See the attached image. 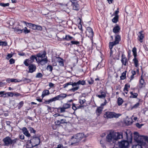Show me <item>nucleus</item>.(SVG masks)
I'll use <instances>...</instances> for the list:
<instances>
[{
	"mask_svg": "<svg viewBox=\"0 0 148 148\" xmlns=\"http://www.w3.org/2000/svg\"><path fill=\"white\" fill-rule=\"evenodd\" d=\"M28 66L29 72L32 73L35 71L36 69V67L35 65L31 64L29 65Z\"/></svg>",
	"mask_w": 148,
	"mask_h": 148,
	"instance_id": "4468645a",
	"label": "nucleus"
},
{
	"mask_svg": "<svg viewBox=\"0 0 148 148\" xmlns=\"http://www.w3.org/2000/svg\"><path fill=\"white\" fill-rule=\"evenodd\" d=\"M13 55L11 54H8L7 56L6 59L7 60H9L10 58L12 57Z\"/></svg>",
	"mask_w": 148,
	"mask_h": 148,
	"instance_id": "5fc2aeb1",
	"label": "nucleus"
},
{
	"mask_svg": "<svg viewBox=\"0 0 148 148\" xmlns=\"http://www.w3.org/2000/svg\"><path fill=\"white\" fill-rule=\"evenodd\" d=\"M35 59H36V61L37 60V59L36 56L34 55H32L29 59H26L24 63L25 66H28L30 64L34 61Z\"/></svg>",
	"mask_w": 148,
	"mask_h": 148,
	"instance_id": "0eeeda50",
	"label": "nucleus"
},
{
	"mask_svg": "<svg viewBox=\"0 0 148 148\" xmlns=\"http://www.w3.org/2000/svg\"><path fill=\"white\" fill-rule=\"evenodd\" d=\"M14 96L16 97H19L21 96V95L19 93L16 92L14 93Z\"/></svg>",
	"mask_w": 148,
	"mask_h": 148,
	"instance_id": "e2e57ef3",
	"label": "nucleus"
},
{
	"mask_svg": "<svg viewBox=\"0 0 148 148\" xmlns=\"http://www.w3.org/2000/svg\"><path fill=\"white\" fill-rule=\"evenodd\" d=\"M54 84L51 82L49 83V86L51 88L53 87L54 86Z\"/></svg>",
	"mask_w": 148,
	"mask_h": 148,
	"instance_id": "338daca9",
	"label": "nucleus"
},
{
	"mask_svg": "<svg viewBox=\"0 0 148 148\" xmlns=\"http://www.w3.org/2000/svg\"><path fill=\"white\" fill-rule=\"evenodd\" d=\"M47 69L51 72H52L53 70V67L50 65H48L47 67Z\"/></svg>",
	"mask_w": 148,
	"mask_h": 148,
	"instance_id": "c03bdc74",
	"label": "nucleus"
},
{
	"mask_svg": "<svg viewBox=\"0 0 148 148\" xmlns=\"http://www.w3.org/2000/svg\"><path fill=\"white\" fill-rule=\"evenodd\" d=\"M60 121L61 124L66 123L67 122V121L65 119H62Z\"/></svg>",
	"mask_w": 148,
	"mask_h": 148,
	"instance_id": "8fccbe9b",
	"label": "nucleus"
},
{
	"mask_svg": "<svg viewBox=\"0 0 148 148\" xmlns=\"http://www.w3.org/2000/svg\"><path fill=\"white\" fill-rule=\"evenodd\" d=\"M138 95V94L136 93H134L132 95L130 96V98H136Z\"/></svg>",
	"mask_w": 148,
	"mask_h": 148,
	"instance_id": "37998d69",
	"label": "nucleus"
},
{
	"mask_svg": "<svg viewBox=\"0 0 148 148\" xmlns=\"http://www.w3.org/2000/svg\"><path fill=\"white\" fill-rule=\"evenodd\" d=\"M71 145H73L74 144L77 143L79 142L77 139L75 137V135L73 136L70 140Z\"/></svg>",
	"mask_w": 148,
	"mask_h": 148,
	"instance_id": "2eb2a0df",
	"label": "nucleus"
},
{
	"mask_svg": "<svg viewBox=\"0 0 148 148\" xmlns=\"http://www.w3.org/2000/svg\"><path fill=\"white\" fill-rule=\"evenodd\" d=\"M58 62L60 66H64L63 60L62 59L60 58H59Z\"/></svg>",
	"mask_w": 148,
	"mask_h": 148,
	"instance_id": "c756f323",
	"label": "nucleus"
},
{
	"mask_svg": "<svg viewBox=\"0 0 148 148\" xmlns=\"http://www.w3.org/2000/svg\"><path fill=\"white\" fill-rule=\"evenodd\" d=\"M22 80L27 83H29L31 82V80L30 79L25 78H23L22 79Z\"/></svg>",
	"mask_w": 148,
	"mask_h": 148,
	"instance_id": "a19ab883",
	"label": "nucleus"
},
{
	"mask_svg": "<svg viewBox=\"0 0 148 148\" xmlns=\"http://www.w3.org/2000/svg\"><path fill=\"white\" fill-rule=\"evenodd\" d=\"M22 131L23 134L27 137H29L31 135L29 133L27 128L26 127H23L22 129Z\"/></svg>",
	"mask_w": 148,
	"mask_h": 148,
	"instance_id": "dca6fc26",
	"label": "nucleus"
},
{
	"mask_svg": "<svg viewBox=\"0 0 148 148\" xmlns=\"http://www.w3.org/2000/svg\"><path fill=\"white\" fill-rule=\"evenodd\" d=\"M85 83V81L83 80H79L77 82H70L64 84L63 86L64 88H65L69 85H72L73 87L70 89L69 90L74 92L79 89V85H84Z\"/></svg>",
	"mask_w": 148,
	"mask_h": 148,
	"instance_id": "f03ea898",
	"label": "nucleus"
},
{
	"mask_svg": "<svg viewBox=\"0 0 148 148\" xmlns=\"http://www.w3.org/2000/svg\"><path fill=\"white\" fill-rule=\"evenodd\" d=\"M143 32V31H141L139 32V35L138 36V37L139 38V40L140 42H143V39L144 37V34L142 33Z\"/></svg>",
	"mask_w": 148,
	"mask_h": 148,
	"instance_id": "aec40b11",
	"label": "nucleus"
},
{
	"mask_svg": "<svg viewBox=\"0 0 148 148\" xmlns=\"http://www.w3.org/2000/svg\"><path fill=\"white\" fill-rule=\"evenodd\" d=\"M9 5V3H0V5L3 7L8 6Z\"/></svg>",
	"mask_w": 148,
	"mask_h": 148,
	"instance_id": "79ce46f5",
	"label": "nucleus"
},
{
	"mask_svg": "<svg viewBox=\"0 0 148 148\" xmlns=\"http://www.w3.org/2000/svg\"><path fill=\"white\" fill-rule=\"evenodd\" d=\"M42 76V75L41 73H38L36 76V77L37 78H41Z\"/></svg>",
	"mask_w": 148,
	"mask_h": 148,
	"instance_id": "864d4df0",
	"label": "nucleus"
},
{
	"mask_svg": "<svg viewBox=\"0 0 148 148\" xmlns=\"http://www.w3.org/2000/svg\"><path fill=\"white\" fill-rule=\"evenodd\" d=\"M146 136H140L139 137L140 138H138V141H135L137 142L138 143H141L143 141V140H145V137Z\"/></svg>",
	"mask_w": 148,
	"mask_h": 148,
	"instance_id": "393cba45",
	"label": "nucleus"
},
{
	"mask_svg": "<svg viewBox=\"0 0 148 148\" xmlns=\"http://www.w3.org/2000/svg\"><path fill=\"white\" fill-rule=\"evenodd\" d=\"M50 94L49 92V90H44L41 95L42 98L43 99L45 96L48 95Z\"/></svg>",
	"mask_w": 148,
	"mask_h": 148,
	"instance_id": "b1692460",
	"label": "nucleus"
},
{
	"mask_svg": "<svg viewBox=\"0 0 148 148\" xmlns=\"http://www.w3.org/2000/svg\"><path fill=\"white\" fill-rule=\"evenodd\" d=\"M67 95L66 94L62 93L53 98L54 101L57 100H62L66 98Z\"/></svg>",
	"mask_w": 148,
	"mask_h": 148,
	"instance_id": "1a4fd4ad",
	"label": "nucleus"
},
{
	"mask_svg": "<svg viewBox=\"0 0 148 148\" xmlns=\"http://www.w3.org/2000/svg\"><path fill=\"white\" fill-rule=\"evenodd\" d=\"M54 100L53 99V98L51 99L48 100L46 101H45L44 102V103L45 104H49L51 102L53 101H54Z\"/></svg>",
	"mask_w": 148,
	"mask_h": 148,
	"instance_id": "4c0bfd02",
	"label": "nucleus"
},
{
	"mask_svg": "<svg viewBox=\"0 0 148 148\" xmlns=\"http://www.w3.org/2000/svg\"><path fill=\"white\" fill-rule=\"evenodd\" d=\"M139 103H137L134 105L132 107V108H137L139 105Z\"/></svg>",
	"mask_w": 148,
	"mask_h": 148,
	"instance_id": "4d7b16f0",
	"label": "nucleus"
},
{
	"mask_svg": "<svg viewBox=\"0 0 148 148\" xmlns=\"http://www.w3.org/2000/svg\"><path fill=\"white\" fill-rule=\"evenodd\" d=\"M28 143L32 144L31 148L38 145L40 143V139L39 137L33 136L32 137V139L28 141Z\"/></svg>",
	"mask_w": 148,
	"mask_h": 148,
	"instance_id": "20e7f679",
	"label": "nucleus"
},
{
	"mask_svg": "<svg viewBox=\"0 0 148 148\" xmlns=\"http://www.w3.org/2000/svg\"><path fill=\"white\" fill-rule=\"evenodd\" d=\"M132 51L134 57H136L137 56L136 49L135 47L133 48Z\"/></svg>",
	"mask_w": 148,
	"mask_h": 148,
	"instance_id": "e433bc0d",
	"label": "nucleus"
},
{
	"mask_svg": "<svg viewBox=\"0 0 148 148\" xmlns=\"http://www.w3.org/2000/svg\"><path fill=\"white\" fill-rule=\"evenodd\" d=\"M126 72L127 71H125L122 73L120 77L121 79H124L125 78Z\"/></svg>",
	"mask_w": 148,
	"mask_h": 148,
	"instance_id": "473e14b6",
	"label": "nucleus"
},
{
	"mask_svg": "<svg viewBox=\"0 0 148 148\" xmlns=\"http://www.w3.org/2000/svg\"><path fill=\"white\" fill-rule=\"evenodd\" d=\"M120 30V28L119 26L118 25L114 27L113 29V32L115 34L118 33Z\"/></svg>",
	"mask_w": 148,
	"mask_h": 148,
	"instance_id": "6ab92c4d",
	"label": "nucleus"
},
{
	"mask_svg": "<svg viewBox=\"0 0 148 148\" xmlns=\"http://www.w3.org/2000/svg\"><path fill=\"white\" fill-rule=\"evenodd\" d=\"M141 79L139 81V86L140 88H142L143 86H145V82L144 80L141 77Z\"/></svg>",
	"mask_w": 148,
	"mask_h": 148,
	"instance_id": "c85d7f7f",
	"label": "nucleus"
},
{
	"mask_svg": "<svg viewBox=\"0 0 148 148\" xmlns=\"http://www.w3.org/2000/svg\"><path fill=\"white\" fill-rule=\"evenodd\" d=\"M130 85H127V84H126L125 85L124 88V91H128V90L127 89L130 88Z\"/></svg>",
	"mask_w": 148,
	"mask_h": 148,
	"instance_id": "ea45409f",
	"label": "nucleus"
},
{
	"mask_svg": "<svg viewBox=\"0 0 148 148\" xmlns=\"http://www.w3.org/2000/svg\"><path fill=\"white\" fill-rule=\"evenodd\" d=\"M135 65L136 67H137L138 66V61L136 58V57H134V59H133Z\"/></svg>",
	"mask_w": 148,
	"mask_h": 148,
	"instance_id": "72a5a7b5",
	"label": "nucleus"
},
{
	"mask_svg": "<svg viewBox=\"0 0 148 148\" xmlns=\"http://www.w3.org/2000/svg\"><path fill=\"white\" fill-rule=\"evenodd\" d=\"M71 104L68 103H64L62 107H59L58 109L60 110L61 113L64 112L66 111V109L70 108L71 107Z\"/></svg>",
	"mask_w": 148,
	"mask_h": 148,
	"instance_id": "6e6552de",
	"label": "nucleus"
},
{
	"mask_svg": "<svg viewBox=\"0 0 148 148\" xmlns=\"http://www.w3.org/2000/svg\"><path fill=\"white\" fill-rule=\"evenodd\" d=\"M121 40V36L119 35H116L115 36V41L109 42V48L110 49H112L114 45L119 44Z\"/></svg>",
	"mask_w": 148,
	"mask_h": 148,
	"instance_id": "423d86ee",
	"label": "nucleus"
},
{
	"mask_svg": "<svg viewBox=\"0 0 148 148\" xmlns=\"http://www.w3.org/2000/svg\"><path fill=\"white\" fill-rule=\"evenodd\" d=\"M132 119L131 118H127L125 121V123L127 125H130L132 123Z\"/></svg>",
	"mask_w": 148,
	"mask_h": 148,
	"instance_id": "a878e982",
	"label": "nucleus"
},
{
	"mask_svg": "<svg viewBox=\"0 0 148 148\" xmlns=\"http://www.w3.org/2000/svg\"><path fill=\"white\" fill-rule=\"evenodd\" d=\"M73 38L70 35H66L64 39L67 40H71Z\"/></svg>",
	"mask_w": 148,
	"mask_h": 148,
	"instance_id": "c9c22d12",
	"label": "nucleus"
},
{
	"mask_svg": "<svg viewBox=\"0 0 148 148\" xmlns=\"http://www.w3.org/2000/svg\"><path fill=\"white\" fill-rule=\"evenodd\" d=\"M102 108L101 107H99L97 108L96 110V112L98 115H99L101 114L102 110Z\"/></svg>",
	"mask_w": 148,
	"mask_h": 148,
	"instance_id": "2f4dec72",
	"label": "nucleus"
},
{
	"mask_svg": "<svg viewBox=\"0 0 148 148\" xmlns=\"http://www.w3.org/2000/svg\"><path fill=\"white\" fill-rule=\"evenodd\" d=\"M121 62L123 65L125 66L128 64V60L125 56L123 54H122L121 56Z\"/></svg>",
	"mask_w": 148,
	"mask_h": 148,
	"instance_id": "ddd939ff",
	"label": "nucleus"
},
{
	"mask_svg": "<svg viewBox=\"0 0 148 148\" xmlns=\"http://www.w3.org/2000/svg\"><path fill=\"white\" fill-rule=\"evenodd\" d=\"M71 43L72 44H74L76 45H78L79 44V42L77 41H71Z\"/></svg>",
	"mask_w": 148,
	"mask_h": 148,
	"instance_id": "49530a36",
	"label": "nucleus"
},
{
	"mask_svg": "<svg viewBox=\"0 0 148 148\" xmlns=\"http://www.w3.org/2000/svg\"><path fill=\"white\" fill-rule=\"evenodd\" d=\"M84 134L83 133H79L75 135V137L77 138L78 140L79 141L82 138H84Z\"/></svg>",
	"mask_w": 148,
	"mask_h": 148,
	"instance_id": "a211bd4d",
	"label": "nucleus"
},
{
	"mask_svg": "<svg viewBox=\"0 0 148 148\" xmlns=\"http://www.w3.org/2000/svg\"><path fill=\"white\" fill-rule=\"evenodd\" d=\"M21 80L18 81L16 79H11V82H21Z\"/></svg>",
	"mask_w": 148,
	"mask_h": 148,
	"instance_id": "603ef678",
	"label": "nucleus"
},
{
	"mask_svg": "<svg viewBox=\"0 0 148 148\" xmlns=\"http://www.w3.org/2000/svg\"><path fill=\"white\" fill-rule=\"evenodd\" d=\"M6 94L8 95V97H13L14 95V93L12 92H8L6 93Z\"/></svg>",
	"mask_w": 148,
	"mask_h": 148,
	"instance_id": "de8ad7c7",
	"label": "nucleus"
},
{
	"mask_svg": "<svg viewBox=\"0 0 148 148\" xmlns=\"http://www.w3.org/2000/svg\"><path fill=\"white\" fill-rule=\"evenodd\" d=\"M86 35L90 38H92L94 34L93 32L92 29L90 27H88L87 28V31H86Z\"/></svg>",
	"mask_w": 148,
	"mask_h": 148,
	"instance_id": "9d476101",
	"label": "nucleus"
},
{
	"mask_svg": "<svg viewBox=\"0 0 148 148\" xmlns=\"http://www.w3.org/2000/svg\"><path fill=\"white\" fill-rule=\"evenodd\" d=\"M143 125V124H140L138 123H137L136 124V127L139 128H140Z\"/></svg>",
	"mask_w": 148,
	"mask_h": 148,
	"instance_id": "3c124183",
	"label": "nucleus"
},
{
	"mask_svg": "<svg viewBox=\"0 0 148 148\" xmlns=\"http://www.w3.org/2000/svg\"><path fill=\"white\" fill-rule=\"evenodd\" d=\"M129 143L127 140H123L120 142L119 146L121 148H127L128 146Z\"/></svg>",
	"mask_w": 148,
	"mask_h": 148,
	"instance_id": "9b49d317",
	"label": "nucleus"
},
{
	"mask_svg": "<svg viewBox=\"0 0 148 148\" xmlns=\"http://www.w3.org/2000/svg\"><path fill=\"white\" fill-rule=\"evenodd\" d=\"M140 135L138 133L135 132L134 133V139L135 141H138V138H139Z\"/></svg>",
	"mask_w": 148,
	"mask_h": 148,
	"instance_id": "bb28decb",
	"label": "nucleus"
},
{
	"mask_svg": "<svg viewBox=\"0 0 148 148\" xmlns=\"http://www.w3.org/2000/svg\"><path fill=\"white\" fill-rule=\"evenodd\" d=\"M132 148H142V147L141 145H137L136 146H133Z\"/></svg>",
	"mask_w": 148,
	"mask_h": 148,
	"instance_id": "052dcab7",
	"label": "nucleus"
},
{
	"mask_svg": "<svg viewBox=\"0 0 148 148\" xmlns=\"http://www.w3.org/2000/svg\"><path fill=\"white\" fill-rule=\"evenodd\" d=\"M24 104V102L23 101H21L18 104V108L20 109V108L23 106Z\"/></svg>",
	"mask_w": 148,
	"mask_h": 148,
	"instance_id": "58836bf2",
	"label": "nucleus"
},
{
	"mask_svg": "<svg viewBox=\"0 0 148 148\" xmlns=\"http://www.w3.org/2000/svg\"><path fill=\"white\" fill-rule=\"evenodd\" d=\"M72 108L74 110H76L77 108H76V107L75 106V104H74V103H73L72 105Z\"/></svg>",
	"mask_w": 148,
	"mask_h": 148,
	"instance_id": "680f3d73",
	"label": "nucleus"
},
{
	"mask_svg": "<svg viewBox=\"0 0 148 148\" xmlns=\"http://www.w3.org/2000/svg\"><path fill=\"white\" fill-rule=\"evenodd\" d=\"M88 82L90 84H92L93 83L94 81L91 79L90 80H88Z\"/></svg>",
	"mask_w": 148,
	"mask_h": 148,
	"instance_id": "0e129e2a",
	"label": "nucleus"
},
{
	"mask_svg": "<svg viewBox=\"0 0 148 148\" xmlns=\"http://www.w3.org/2000/svg\"><path fill=\"white\" fill-rule=\"evenodd\" d=\"M9 62L10 64H12L14 63L15 60L13 58H11Z\"/></svg>",
	"mask_w": 148,
	"mask_h": 148,
	"instance_id": "bf43d9fd",
	"label": "nucleus"
},
{
	"mask_svg": "<svg viewBox=\"0 0 148 148\" xmlns=\"http://www.w3.org/2000/svg\"><path fill=\"white\" fill-rule=\"evenodd\" d=\"M123 137L127 140H132V133L129 131L122 132H110L107 136V139L108 142L114 143L115 141L122 138Z\"/></svg>",
	"mask_w": 148,
	"mask_h": 148,
	"instance_id": "f257e3e1",
	"label": "nucleus"
},
{
	"mask_svg": "<svg viewBox=\"0 0 148 148\" xmlns=\"http://www.w3.org/2000/svg\"><path fill=\"white\" fill-rule=\"evenodd\" d=\"M29 128L31 133H33L34 134L35 133L36 131L32 127H29Z\"/></svg>",
	"mask_w": 148,
	"mask_h": 148,
	"instance_id": "09e8293b",
	"label": "nucleus"
},
{
	"mask_svg": "<svg viewBox=\"0 0 148 148\" xmlns=\"http://www.w3.org/2000/svg\"><path fill=\"white\" fill-rule=\"evenodd\" d=\"M85 101L86 100L84 99L79 100V103L81 105L83 104L85 102Z\"/></svg>",
	"mask_w": 148,
	"mask_h": 148,
	"instance_id": "6e6d98bb",
	"label": "nucleus"
},
{
	"mask_svg": "<svg viewBox=\"0 0 148 148\" xmlns=\"http://www.w3.org/2000/svg\"><path fill=\"white\" fill-rule=\"evenodd\" d=\"M119 18L118 15H116L112 19V21L114 23H116L118 21Z\"/></svg>",
	"mask_w": 148,
	"mask_h": 148,
	"instance_id": "7c9ffc66",
	"label": "nucleus"
},
{
	"mask_svg": "<svg viewBox=\"0 0 148 148\" xmlns=\"http://www.w3.org/2000/svg\"><path fill=\"white\" fill-rule=\"evenodd\" d=\"M123 101L122 98L120 97L117 100V103L119 106H120L123 103Z\"/></svg>",
	"mask_w": 148,
	"mask_h": 148,
	"instance_id": "f704fd0d",
	"label": "nucleus"
},
{
	"mask_svg": "<svg viewBox=\"0 0 148 148\" xmlns=\"http://www.w3.org/2000/svg\"><path fill=\"white\" fill-rule=\"evenodd\" d=\"M27 26H29L31 28L34 29H36L37 25L31 23H27Z\"/></svg>",
	"mask_w": 148,
	"mask_h": 148,
	"instance_id": "cd10ccee",
	"label": "nucleus"
},
{
	"mask_svg": "<svg viewBox=\"0 0 148 148\" xmlns=\"http://www.w3.org/2000/svg\"><path fill=\"white\" fill-rule=\"evenodd\" d=\"M6 83L5 82H0V85L1 86H3L5 85Z\"/></svg>",
	"mask_w": 148,
	"mask_h": 148,
	"instance_id": "69168bd1",
	"label": "nucleus"
},
{
	"mask_svg": "<svg viewBox=\"0 0 148 148\" xmlns=\"http://www.w3.org/2000/svg\"><path fill=\"white\" fill-rule=\"evenodd\" d=\"M17 140L18 139L17 138L12 140L9 136H7L3 139V141L4 142V146H8L10 145L14 144Z\"/></svg>",
	"mask_w": 148,
	"mask_h": 148,
	"instance_id": "7ed1b4c3",
	"label": "nucleus"
},
{
	"mask_svg": "<svg viewBox=\"0 0 148 148\" xmlns=\"http://www.w3.org/2000/svg\"><path fill=\"white\" fill-rule=\"evenodd\" d=\"M121 114H117L114 112H107L104 114V117L107 119H112L114 118H118L120 116Z\"/></svg>",
	"mask_w": 148,
	"mask_h": 148,
	"instance_id": "39448f33",
	"label": "nucleus"
},
{
	"mask_svg": "<svg viewBox=\"0 0 148 148\" xmlns=\"http://www.w3.org/2000/svg\"><path fill=\"white\" fill-rule=\"evenodd\" d=\"M56 148H63V147L62 145L59 144L58 145L57 147Z\"/></svg>",
	"mask_w": 148,
	"mask_h": 148,
	"instance_id": "774afa93",
	"label": "nucleus"
},
{
	"mask_svg": "<svg viewBox=\"0 0 148 148\" xmlns=\"http://www.w3.org/2000/svg\"><path fill=\"white\" fill-rule=\"evenodd\" d=\"M100 95H96V96L100 98H105L106 96V94L105 92L102 91H100Z\"/></svg>",
	"mask_w": 148,
	"mask_h": 148,
	"instance_id": "412c9836",
	"label": "nucleus"
},
{
	"mask_svg": "<svg viewBox=\"0 0 148 148\" xmlns=\"http://www.w3.org/2000/svg\"><path fill=\"white\" fill-rule=\"evenodd\" d=\"M47 60H48L47 58V57H46L45 58L42 59L40 60L39 59V61H40V64L42 65L47 63Z\"/></svg>",
	"mask_w": 148,
	"mask_h": 148,
	"instance_id": "5701e85b",
	"label": "nucleus"
},
{
	"mask_svg": "<svg viewBox=\"0 0 148 148\" xmlns=\"http://www.w3.org/2000/svg\"><path fill=\"white\" fill-rule=\"evenodd\" d=\"M72 6L73 7V9L75 10H78L79 9V5L77 3L72 4Z\"/></svg>",
	"mask_w": 148,
	"mask_h": 148,
	"instance_id": "f3484780",
	"label": "nucleus"
},
{
	"mask_svg": "<svg viewBox=\"0 0 148 148\" xmlns=\"http://www.w3.org/2000/svg\"><path fill=\"white\" fill-rule=\"evenodd\" d=\"M7 45V42L5 41L0 42V45L6 46Z\"/></svg>",
	"mask_w": 148,
	"mask_h": 148,
	"instance_id": "a18cd8bd",
	"label": "nucleus"
},
{
	"mask_svg": "<svg viewBox=\"0 0 148 148\" xmlns=\"http://www.w3.org/2000/svg\"><path fill=\"white\" fill-rule=\"evenodd\" d=\"M36 30H42V27L40 25H37Z\"/></svg>",
	"mask_w": 148,
	"mask_h": 148,
	"instance_id": "13d9d810",
	"label": "nucleus"
},
{
	"mask_svg": "<svg viewBox=\"0 0 148 148\" xmlns=\"http://www.w3.org/2000/svg\"><path fill=\"white\" fill-rule=\"evenodd\" d=\"M46 55V53L45 51H44L42 53H40L37 54L36 56L38 58H45Z\"/></svg>",
	"mask_w": 148,
	"mask_h": 148,
	"instance_id": "4be33fe9",
	"label": "nucleus"
},
{
	"mask_svg": "<svg viewBox=\"0 0 148 148\" xmlns=\"http://www.w3.org/2000/svg\"><path fill=\"white\" fill-rule=\"evenodd\" d=\"M14 29L15 32H18V33H22L23 30V32L25 34H27L30 32V31L28 30L26 27H25L24 29H20L19 27H15Z\"/></svg>",
	"mask_w": 148,
	"mask_h": 148,
	"instance_id": "f8f14e48",
	"label": "nucleus"
}]
</instances>
